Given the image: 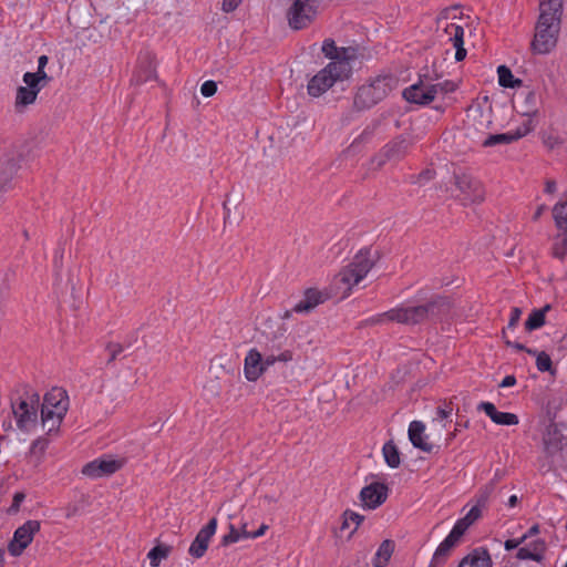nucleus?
<instances>
[{
	"mask_svg": "<svg viewBox=\"0 0 567 567\" xmlns=\"http://www.w3.org/2000/svg\"><path fill=\"white\" fill-rule=\"evenodd\" d=\"M477 409L484 411L498 425H517L519 423V419L515 413L499 412L491 402H481Z\"/></svg>",
	"mask_w": 567,
	"mask_h": 567,
	"instance_id": "412c9836",
	"label": "nucleus"
},
{
	"mask_svg": "<svg viewBox=\"0 0 567 567\" xmlns=\"http://www.w3.org/2000/svg\"><path fill=\"white\" fill-rule=\"evenodd\" d=\"M516 384V378L514 375H506L501 382L499 386L507 388Z\"/></svg>",
	"mask_w": 567,
	"mask_h": 567,
	"instance_id": "bf43d9fd",
	"label": "nucleus"
},
{
	"mask_svg": "<svg viewBox=\"0 0 567 567\" xmlns=\"http://www.w3.org/2000/svg\"><path fill=\"white\" fill-rule=\"evenodd\" d=\"M339 51H340V48L337 47L334 40L326 39L323 41L322 47H321V52L323 53V55L326 58L330 59L331 61H338Z\"/></svg>",
	"mask_w": 567,
	"mask_h": 567,
	"instance_id": "4c0bfd02",
	"label": "nucleus"
},
{
	"mask_svg": "<svg viewBox=\"0 0 567 567\" xmlns=\"http://www.w3.org/2000/svg\"><path fill=\"white\" fill-rule=\"evenodd\" d=\"M497 73H498V82H499L501 86L513 89V87L522 85V80L515 79L512 71L507 66H505V65L498 66Z\"/></svg>",
	"mask_w": 567,
	"mask_h": 567,
	"instance_id": "2f4dec72",
	"label": "nucleus"
},
{
	"mask_svg": "<svg viewBox=\"0 0 567 567\" xmlns=\"http://www.w3.org/2000/svg\"><path fill=\"white\" fill-rule=\"evenodd\" d=\"M497 480H492L489 483L482 486L476 494V505L485 508L491 495L494 493Z\"/></svg>",
	"mask_w": 567,
	"mask_h": 567,
	"instance_id": "72a5a7b5",
	"label": "nucleus"
},
{
	"mask_svg": "<svg viewBox=\"0 0 567 567\" xmlns=\"http://www.w3.org/2000/svg\"><path fill=\"white\" fill-rule=\"evenodd\" d=\"M560 450V441L545 440V452L548 455H553Z\"/></svg>",
	"mask_w": 567,
	"mask_h": 567,
	"instance_id": "49530a36",
	"label": "nucleus"
},
{
	"mask_svg": "<svg viewBox=\"0 0 567 567\" xmlns=\"http://www.w3.org/2000/svg\"><path fill=\"white\" fill-rule=\"evenodd\" d=\"M318 0H295L287 12L290 28L301 30L310 25L317 14Z\"/></svg>",
	"mask_w": 567,
	"mask_h": 567,
	"instance_id": "423d86ee",
	"label": "nucleus"
},
{
	"mask_svg": "<svg viewBox=\"0 0 567 567\" xmlns=\"http://www.w3.org/2000/svg\"><path fill=\"white\" fill-rule=\"evenodd\" d=\"M544 208H545V206H544V205H540V206L537 208V210L535 212L534 217H533V219H534V220H537V219L540 217V215H542V214H543V212H544Z\"/></svg>",
	"mask_w": 567,
	"mask_h": 567,
	"instance_id": "774afa93",
	"label": "nucleus"
},
{
	"mask_svg": "<svg viewBox=\"0 0 567 567\" xmlns=\"http://www.w3.org/2000/svg\"><path fill=\"white\" fill-rule=\"evenodd\" d=\"M277 362V355H268L266 359H262V364H265V371L268 367L274 365Z\"/></svg>",
	"mask_w": 567,
	"mask_h": 567,
	"instance_id": "680f3d73",
	"label": "nucleus"
},
{
	"mask_svg": "<svg viewBox=\"0 0 567 567\" xmlns=\"http://www.w3.org/2000/svg\"><path fill=\"white\" fill-rule=\"evenodd\" d=\"M152 73H153V71H152V70H150V71H148V74H147L146 76H144V78H142V76H140V75H137V76L135 78L136 83H138V84H140V83H143V82L147 81V80L150 79V76H151V74H152Z\"/></svg>",
	"mask_w": 567,
	"mask_h": 567,
	"instance_id": "338daca9",
	"label": "nucleus"
},
{
	"mask_svg": "<svg viewBox=\"0 0 567 567\" xmlns=\"http://www.w3.org/2000/svg\"><path fill=\"white\" fill-rule=\"evenodd\" d=\"M38 92L27 86H19L17 89L14 105L17 110L25 107L35 102Z\"/></svg>",
	"mask_w": 567,
	"mask_h": 567,
	"instance_id": "bb28decb",
	"label": "nucleus"
},
{
	"mask_svg": "<svg viewBox=\"0 0 567 567\" xmlns=\"http://www.w3.org/2000/svg\"><path fill=\"white\" fill-rule=\"evenodd\" d=\"M382 452H383L385 462L390 467H392V468L399 467V465L401 463L400 453H399L396 445L392 441H389L383 445Z\"/></svg>",
	"mask_w": 567,
	"mask_h": 567,
	"instance_id": "c85d7f7f",
	"label": "nucleus"
},
{
	"mask_svg": "<svg viewBox=\"0 0 567 567\" xmlns=\"http://www.w3.org/2000/svg\"><path fill=\"white\" fill-rule=\"evenodd\" d=\"M516 558L517 559H520V560H534V558H536L534 555H532V553H529V548L526 546V547H520L517 553H516Z\"/></svg>",
	"mask_w": 567,
	"mask_h": 567,
	"instance_id": "3c124183",
	"label": "nucleus"
},
{
	"mask_svg": "<svg viewBox=\"0 0 567 567\" xmlns=\"http://www.w3.org/2000/svg\"><path fill=\"white\" fill-rule=\"evenodd\" d=\"M349 79V69L344 64L328 63L308 82V93L313 97H319L336 82H341Z\"/></svg>",
	"mask_w": 567,
	"mask_h": 567,
	"instance_id": "20e7f679",
	"label": "nucleus"
},
{
	"mask_svg": "<svg viewBox=\"0 0 567 567\" xmlns=\"http://www.w3.org/2000/svg\"><path fill=\"white\" fill-rule=\"evenodd\" d=\"M556 189V183L554 181H547L546 182V187H545V190L547 193H554Z\"/></svg>",
	"mask_w": 567,
	"mask_h": 567,
	"instance_id": "69168bd1",
	"label": "nucleus"
},
{
	"mask_svg": "<svg viewBox=\"0 0 567 567\" xmlns=\"http://www.w3.org/2000/svg\"><path fill=\"white\" fill-rule=\"evenodd\" d=\"M393 551H394V542L390 540V539L383 540L375 554V557L373 560L374 567H385L386 564L389 563Z\"/></svg>",
	"mask_w": 567,
	"mask_h": 567,
	"instance_id": "a878e982",
	"label": "nucleus"
},
{
	"mask_svg": "<svg viewBox=\"0 0 567 567\" xmlns=\"http://www.w3.org/2000/svg\"><path fill=\"white\" fill-rule=\"evenodd\" d=\"M529 553L534 555V561L540 563L544 559L545 553L547 551V544L544 539L538 538L533 540L528 546Z\"/></svg>",
	"mask_w": 567,
	"mask_h": 567,
	"instance_id": "c9c22d12",
	"label": "nucleus"
},
{
	"mask_svg": "<svg viewBox=\"0 0 567 567\" xmlns=\"http://www.w3.org/2000/svg\"><path fill=\"white\" fill-rule=\"evenodd\" d=\"M533 130H534L533 121H532V118H528L527 121H525L523 123L522 126H519L514 132H508V133H504V134L489 135L484 141L483 145L484 146H493V145L501 144V143L508 144V143H512L514 141H517V140L524 137L525 135H527Z\"/></svg>",
	"mask_w": 567,
	"mask_h": 567,
	"instance_id": "2eb2a0df",
	"label": "nucleus"
},
{
	"mask_svg": "<svg viewBox=\"0 0 567 567\" xmlns=\"http://www.w3.org/2000/svg\"><path fill=\"white\" fill-rule=\"evenodd\" d=\"M23 82L25 83L27 87H30L32 90H35L38 93L43 87V84L39 81L34 72H27L23 74Z\"/></svg>",
	"mask_w": 567,
	"mask_h": 567,
	"instance_id": "a19ab883",
	"label": "nucleus"
},
{
	"mask_svg": "<svg viewBox=\"0 0 567 567\" xmlns=\"http://www.w3.org/2000/svg\"><path fill=\"white\" fill-rule=\"evenodd\" d=\"M40 529L41 523L37 519L27 520L23 525L19 526L8 544L9 554L13 557L21 556Z\"/></svg>",
	"mask_w": 567,
	"mask_h": 567,
	"instance_id": "6e6552de",
	"label": "nucleus"
},
{
	"mask_svg": "<svg viewBox=\"0 0 567 567\" xmlns=\"http://www.w3.org/2000/svg\"><path fill=\"white\" fill-rule=\"evenodd\" d=\"M455 186L464 205L481 204L485 199L483 184L467 174L455 175Z\"/></svg>",
	"mask_w": 567,
	"mask_h": 567,
	"instance_id": "9d476101",
	"label": "nucleus"
},
{
	"mask_svg": "<svg viewBox=\"0 0 567 567\" xmlns=\"http://www.w3.org/2000/svg\"><path fill=\"white\" fill-rule=\"evenodd\" d=\"M540 532V526L539 524H534L523 536V540H527L528 538H532L536 535H538Z\"/></svg>",
	"mask_w": 567,
	"mask_h": 567,
	"instance_id": "864d4df0",
	"label": "nucleus"
},
{
	"mask_svg": "<svg viewBox=\"0 0 567 567\" xmlns=\"http://www.w3.org/2000/svg\"><path fill=\"white\" fill-rule=\"evenodd\" d=\"M40 395L35 392L27 394L17 405H13V414L19 429L30 431L37 425Z\"/></svg>",
	"mask_w": 567,
	"mask_h": 567,
	"instance_id": "39448f33",
	"label": "nucleus"
},
{
	"mask_svg": "<svg viewBox=\"0 0 567 567\" xmlns=\"http://www.w3.org/2000/svg\"><path fill=\"white\" fill-rule=\"evenodd\" d=\"M239 538H240V532L234 525H230L228 534L223 536L220 544L223 546H228L233 543L238 542Z\"/></svg>",
	"mask_w": 567,
	"mask_h": 567,
	"instance_id": "79ce46f5",
	"label": "nucleus"
},
{
	"mask_svg": "<svg viewBox=\"0 0 567 567\" xmlns=\"http://www.w3.org/2000/svg\"><path fill=\"white\" fill-rule=\"evenodd\" d=\"M172 550V547L168 545H157L152 548L147 558L150 559V564L152 567H158L163 559H166Z\"/></svg>",
	"mask_w": 567,
	"mask_h": 567,
	"instance_id": "c756f323",
	"label": "nucleus"
},
{
	"mask_svg": "<svg viewBox=\"0 0 567 567\" xmlns=\"http://www.w3.org/2000/svg\"><path fill=\"white\" fill-rule=\"evenodd\" d=\"M107 350L110 351L109 362H113L116 357L123 351V347L120 343H109Z\"/></svg>",
	"mask_w": 567,
	"mask_h": 567,
	"instance_id": "de8ad7c7",
	"label": "nucleus"
},
{
	"mask_svg": "<svg viewBox=\"0 0 567 567\" xmlns=\"http://www.w3.org/2000/svg\"><path fill=\"white\" fill-rule=\"evenodd\" d=\"M123 463L115 460H94L82 467V474L90 478L112 475L122 467Z\"/></svg>",
	"mask_w": 567,
	"mask_h": 567,
	"instance_id": "ddd939ff",
	"label": "nucleus"
},
{
	"mask_svg": "<svg viewBox=\"0 0 567 567\" xmlns=\"http://www.w3.org/2000/svg\"><path fill=\"white\" fill-rule=\"evenodd\" d=\"M434 176V171L425 169L419 175V179H431Z\"/></svg>",
	"mask_w": 567,
	"mask_h": 567,
	"instance_id": "e2e57ef3",
	"label": "nucleus"
},
{
	"mask_svg": "<svg viewBox=\"0 0 567 567\" xmlns=\"http://www.w3.org/2000/svg\"><path fill=\"white\" fill-rule=\"evenodd\" d=\"M567 254V233L563 231L555 238L553 247V255L559 259H563Z\"/></svg>",
	"mask_w": 567,
	"mask_h": 567,
	"instance_id": "e433bc0d",
	"label": "nucleus"
},
{
	"mask_svg": "<svg viewBox=\"0 0 567 567\" xmlns=\"http://www.w3.org/2000/svg\"><path fill=\"white\" fill-rule=\"evenodd\" d=\"M34 73H35L37 78L39 79V81L41 82V84H43V86L51 80L44 70H38Z\"/></svg>",
	"mask_w": 567,
	"mask_h": 567,
	"instance_id": "13d9d810",
	"label": "nucleus"
},
{
	"mask_svg": "<svg viewBox=\"0 0 567 567\" xmlns=\"http://www.w3.org/2000/svg\"><path fill=\"white\" fill-rule=\"evenodd\" d=\"M437 306L436 300L420 306L412 307H396L383 313H380L371 319L372 323L398 322L401 324H420L425 322L433 309Z\"/></svg>",
	"mask_w": 567,
	"mask_h": 567,
	"instance_id": "7ed1b4c3",
	"label": "nucleus"
},
{
	"mask_svg": "<svg viewBox=\"0 0 567 567\" xmlns=\"http://www.w3.org/2000/svg\"><path fill=\"white\" fill-rule=\"evenodd\" d=\"M217 519L213 517L196 535L190 544L189 554L195 558H200L205 555L210 538L216 533Z\"/></svg>",
	"mask_w": 567,
	"mask_h": 567,
	"instance_id": "f8f14e48",
	"label": "nucleus"
},
{
	"mask_svg": "<svg viewBox=\"0 0 567 567\" xmlns=\"http://www.w3.org/2000/svg\"><path fill=\"white\" fill-rule=\"evenodd\" d=\"M65 414H55V409H47L41 406V420L44 427H48V431L51 432L55 427H58Z\"/></svg>",
	"mask_w": 567,
	"mask_h": 567,
	"instance_id": "cd10ccee",
	"label": "nucleus"
},
{
	"mask_svg": "<svg viewBox=\"0 0 567 567\" xmlns=\"http://www.w3.org/2000/svg\"><path fill=\"white\" fill-rule=\"evenodd\" d=\"M358 59V50L353 47H342L339 51L338 61H331L330 63L344 64L349 69V78L352 74L351 61Z\"/></svg>",
	"mask_w": 567,
	"mask_h": 567,
	"instance_id": "7c9ffc66",
	"label": "nucleus"
},
{
	"mask_svg": "<svg viewBox=\"0 0 567 567\" xmlns=\"http://www.w3.org/2000/svg\"><path fill=\"white\" fill-rule=\"evenodd\" d=\"M24 497L25 496L23 493H16L13 496L11 508L18 511V508H19L21 502L24 499Z\"/></svg>",
	"mask_w": 567,
	"mask_h": 567,
	"instance_id": "6e6d98bb",
	"label": "nucleus"
},
{
	"mask_svg": "<svg viewBox=\"0 0 567 567\" xmlns=\"http://www.w3.org/2000/svg\"><path fill=\"white\" fill-rule=\"evenodd\" d=\"M292 360V352L290 350H286L277 355V362H288Z\"/></svg>",
	"mask_w": 567,
	"mask_h": 567,
	"instance_id": "052dcab7",
	"label": "nucleus"
},
{
	"mask_svg": "<svg viewBox=\"0 0 567 567\" xmlns=\"http://www.w3.org/2000/svg\"><path fill=\"white\" fill-rule=\"evenodd\" d=\"M373 262L365 257H355L338 275L337 280L347 286L343 298L349 296L353 286L358 285L372 269Z\"/></svg>",
	"mask_w": 567,
	"mask_h": 567,
	"instance_id": "0eeeda50",
	"label": "nucleus"
},
{
	"mask_svg": "<svg viewBox=\"0 0 567 567\" xmlns=\"http://www.w3.org/2000/svg\"><path fill=\"white\" fill-rule=\"evenodd\" d=\"M425 426L420 421H413L409 426V439L413 446L420 449L423 452L431 453L433 444L425 441L424 434Z\"/></svg>",
	"mask_w": 567,
	"mask_h": 567,
	"instance_id": "5701e85b",
	"label": "nucleus"
},
{
	"mask_svg": "<svg viewBox=\"0 0 567 567\" xmlns=\"http://www.w3.org/2000/svg\"><path fill=\"white\" fill-rule=\"evenodd\" d=\"M553 215L557 228L567 233V200L556 204L553 209Z\"/></svg>",
	"mask_w": 567,
	"mask_h": 567,
	"instance_id": "473e14b6",
	"label": "nucleus"
},
{
	"mask_svg": "<svg viewBox=\"0 0 567 567\" xmlns=\"http://www.w3.org/2000/svg\"><path fill=\"white\" fill-rule=\"evenodd\" d=\"M437 92H444V93H450V92H454L456 90V85L454 82L452 81H444L442 83H437Z\"/></svg>",
	"mask_w": 567,
	"mask_h": 567,
	"instance_id": "8fccbe9b",
	"label": "nucleus"
},
{
	"mask_svg": "<svg viewBox=\"0 0 567 567\" xmlns=\"http://www.w3.org/2000/svg\"><path fill=\"white\" fill-rule=\"evenodd\" d=\"M548 309V306L543 310H534L525 321V329L527 331H533L538 329L545 324V311Z\"/></svg>",
	"mask_w": 567,
	"mask_h": 567,
	"instance_id": "f704fd0d",
	"label": "nucleus"
},
{
	"mask_svg": "<svg viewBox=\"0 0 567 567\" xmlns=\"http://www.w3.org/2000/svg\"><path fill=\"white\" fill-rule=\"evenodd\" d=\"M243 0H223V10L225 12L234 11Z\"/></svg>",
	"mask_w": 567,
	"mask_h": 567,
	"instance_id": "603ef678",
	"label": "nucleus"
},
{
	"mask_svg": "<svg viewBox=\"0 0 567 567\" xmlns=\"http://www.w3.org/2000/svg\"><path fill=\"white\" fill-rule=\"evenodd\" d=\"M482 511L483 507L475 504L463 518L456 522L454 528L464 535L468 527L482 517Z\"/></svg>",
	"mask_w": 567,
	"mask_h": 567,
	"instance_id": "393cba45",
	"label": "nucleus"
},
{
	"mask_svg": "<svg viewBox=\"0 0 567 567\" xmlns=\"http://www.w3.org/2000/svg\"><path fill=\"white\" fill-rule=\"evenodd\" d=\"M505 343L507 347H512L517 351H526L528 354L536 355V367L540 372L551 371L553 362L550 357L546 352H537L535 350L526 348L524 344L519 342H512L508 339L505 340Z\"/></svg>",
	"mask_w": 567,
	"mask_h": 567,
	"instance_id": "b1692460",
	"label": "nucleus"
},
{
	"mask_svg": "<svg viewBox=\"0 0 567 567\" xmlns=\"http://www.w3.org/2000/svg\"><path fill=\"white\" fill-rule=\"evenodd\" d=\"M244 373L248 381H257L265 373L262 355L257 349H250L245 358Z\"/></svg>",
	"mask_w": 567,
	"mask_h": 567,
	"instance_id": "dca6fc26",
	"label": "nucleus"
},
{
	"mask_svg": "<svg viewBox=\"0 0 567 567\" xmlns=\"http://www.w3.org/2000/svg\"><path fill=\"white\" fill-rule=\"evenodd\" d=\"M398 79L392 74H379L360 85L353 97V106L358 111L371 109L396 89Z\"/></svg>",
	"mask_w": 567,
	"mask_h": 567,
	"instance_id": "f03ea898",
	"label": "nucleus"
},
{
	"mask_svg": "<svg viewBox=\"0 0 567 567\" xmlns=\"http://www.w3.org/2000/svg\"><path fill=\"white\" fill-rule=\"evenodd\" d=\"M545 144L553 150L555 146L561 144V141L557 136H548L545 141Z\"/></svg>",
	"mask_w": 567,
	"mask_h": 567,
	"instance_id": "4d7b16f0",
	"label": "nucleus"
},
{
	"mask_svg": "<svg viewBox=\"0 0 567 567\" xmlns=\"http://www.w3.org/2000/svg\"><path fill=\"white\" fill-rule=\"evenodd\" d=\"M462 536L463 534H461L457 529L453 527L447 537L440 544V546L435 550L432 558V565L436 566L440 564H444L453 548L462 538Z\"/></svg>",
	"mask_w": 567,
	"mask_h": 567,
	"instance_id": "6ab92c4d",
	"label": "nucleus"
},
{
	"mask_svg": "<svg viewBox=\"0 0 567 567\" xmlns=\"http://www.w3.org/2000/svg\"><path fill=\"white\" fill-rule=\"evenodd\" d=\"M329 298L330 293L326 291L318 290L317 288H308L303 293V299L293 307V311L298 313L308 312Z\"/></svg>",
	"mask_w": 567,
	"mask_h": 567,
	"instance_id": "f3484780",
	"label": "nucleus"
},
{
	"mask_svg": "<svg viewBox=\"0 0 567 567\" xmlns=\"http://www.w3.org/2000/svg\"><path fill=\"white\" fill-rule=\"evenodd\" d=\"M388 486L383 483H371L362 488L360 493L363 505L368 508H377L383 504L388 497Z\"/></svg>",
	"mask_w": 567,
	"mask_h": 567,
	"instance_id": "4468645a",
	"label": "nucleus"
},
{
	"mask_svg": "<svg viewBox=\"0 0 567 567\" xmlns=\"http://www.w3.org/2000/svg\"><path fill=\"white\" fill-rule=\"evenodd\" d=\"M473 120V126L475 128H488L491 124V114H485L483 111L476 110L472 114Z\"/></svg>",
	"mask_w": 567,
	"mask_h": 567,
	"instance_id": "ea45409f",
	"label": "nucleus"
},
{
	"mask_svg": "<svg viewBox=\"0 0 567 567\" xmlns=\"http://www.w3.org/2000/svg\"><path fill=\"white\" fill-rule=\"evenodd\" d=\"M523 543H524V540L522 537L517 538V539H507L504 543V547L506 550H513V549L517 548Z\"/></svg>",
	"mask_w": 567,
	"mask_h": 567,
	"instance_id": "5fc2aeb1",
	"label": "nucleus"
},
{
	"mask_svg": "<svg viewBox=\"0 0 567 567\" xmlns=\"http://www.w3.org/2000/svg\"><path fill=\"white\" fill-rule=\"evenodd\" d=\"M451 11L452 9H445L440 13L437 18V28L443 29L447 40L452 42L453 47L456 49L455 60L463 61L467 53L463 41L464 30L460 24L449 21Z\"/></svg>",
	"mask_w": 567,
	"mask_h": 567,
	"instance_id": "1a4fd4ad",
	"label": "nucleus"
},
{
	"mask_svg": "<svg viewBox=\"0 0 567 567\" xmlns=\"http://www.w3.org/2000/svg\"><path fill=\"white\" fill-rule=\"evenodd\" d=\"M563 0H539V17L535 27L532 50L546 54L555 48L560 29Z\"/></svg>",
	"mask_w": 567,
	"mask_h": 567,
	"instance_id": "f257e3e1",
	"label": "nucleus"
},
{
	"mask_svg": "<svg viewBox=\"0 0 567 567\" xmlns=\"http://www.w3.org/2000/svg\"><path fill=\"white\" fill-rule=\"evenodd\" d=\"M453 411V402L450 400H444L443 404L440 405L436 410V414L440 419H446L451 415Z\"/></svg>",
	"mask_w": 567,
	"mask_h": 567,
	"instance_id": "c03bdc74",
	"label": "nucleus"
},
{
	"mask_svg": "<svg viewBox=\"0 0 567 567\" xmlns=\"http://www.w3.org/2000/svg\"><path fill=\"white\" fill-rule=\"evenodd\" d=\"M520 316H522V310L517 307H514L511 312L508 328H515L520 319Z\"/></svg>",
	"mask_w": 567,
	"mask_h": 567,
	"instance_id": "09e8293b",
	"label": "nucleus"
},
{
	"mask_svg": "<svg viewBox=\"0 0 567 567\" xmlns=\"http://www.w3.org/2000/svg\"><path fill=\"white\" fill-rule=\"evenodd\" d=\"M492 558L487 549L475 548L466 555L458 564V567H491Z\"/></svg>",
	"mask_w": 567,
	"mask_h": 567,
	"instance_id": "4be33fe9",
	"label": "nucleus"
},
{
	"mask_svg": "<svg viewBox=\"0 0 567 567\" xmlns=\"http://www.w3.org/2000/svg\"><path fill=\"white\" fill-rule=\"evenodd\" d=\"M48 62L49 58L47 55H41L38 60V70H44Z\"/></svg>",
	"mask_w": 567,
	"mask_h": 567,
	"instance_id": "0e129e2a",
	"label": "nucleus"
},
{
	"mask_svg": "<svg viewBox=\"0 0 567 567\" xmlns=\"http://www.w3.org/2000/svg\"><path fill=\"white\" fill-rule=\"evenodd\" d=\"M362 520H363V516H361L360 514H358L355 512L348 509L343 513V522H342L341 529H347L350 526V523H353L354 528L351 532V534H352L359 527V525L362 523Z\"/></svg>",
	"mask_w": 567,
	"mask_h": 567,
	"instance_id": "58836bf2",
	"label": "nucleus"
},
{
	"mask_svg": "<svg viewBox=\"0 0 567 567\" xmlns=\"http://www.w3.org/2000/svg\"><path fill=\"white\" fill-rule=\"evenodd\" d=\"M217 91V84L214 81H206L203 83L200 87V92L204 96L209 97L213 96Z\"/></svg>",
	"mask_w": 567,
	"mask_h": 567,
	"instance_id": "a18cd8bd",
	"label": "nucleus"
},
{
	"mask_svg": "<svg viewBox=\"0 0 567 567\" xmlns=\"http://www.w3.org/2000/svg\"><path fill=\"white\" fill-rule=\"evenodd\" d=\"M246 524H244L240 528V537H246V538H257V537H260L265 534V532L268 529V526L262 524L258 530L254 532V533H249L247 529H246Z\"/></svg>",
	"mask_w": 567,
	"mask_h": 567,
	"instance_id": "37998d69",
	"label": "nucleus"
},
{
	"mask_svg": "<svg viewBox=\"0 0 567 567\" xmlns=\"http://www.w3.org/2000/svg\"><path fill=\"white\" fill-rule=\"evenodd\" d=\"M416 138L411 134H402L395 137L385 147L388 158H399L405 156L410 148L415 144Z\"/></svg>",
	"mask_w": 567,
	"mask_h": 567,
	"instance_id": "aec40b11",
	"label": "nucleus"
},
{
	"mask_svg": "<svg viewBox=\"0 0 567 567\" xmlns=\"http://www.w3.org/2000/svg\"><path fill=\"white\" fill-rule=\"evenodd\" d=\"M42 406L47 409H55V414H66L69 409V398L66 392L61 388H53L44 395Z\"/></svg>",
	"mask_w": 567,
	"mask_h": 567,
	"instance_id": "a211bd4d",
	"label": "nucleus"
},
{
	"mask_svg": "<svg viewBox=\"0 0 567 567\" xmlns=\"http://www.w3.org/2000/svg\"><path fill=\"white\" fill-rule=\"evenodd\" d=\"M437 94V85H426L421 79L417 83L406 87L403 96L406 101L416 104H429Z\"/></svg>",
	"mask_w": 567,
	"mask_h": 567,
	"instance_id": "9b49d317",
	"label": "nucleus"
}]
</instances>
